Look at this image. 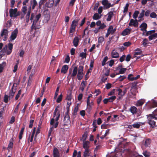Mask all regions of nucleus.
I'll list each match as a JSON object with an SVG mask.
<instances>
[{
	"label": "nucleus",
	"mask_w": 157,
	"mask_h": 157,
	"mask_svg": "<svg viewBox=\"0 0 157 157\" xmlns=\"http://www.w3.org/2000/svg\"><path fill=\"white\" fill-rule=\"evenodd\" d=\"M147 116L149 121L148 123L152 128H155L157 126V125H156L155 122L153 120L155 119L157 120V114L153 115L151 114H150Z\"/></svg>",
	"instance_id": "1"
},
{
	"label": "nucleus",
	"mask_w": 157,
	"mask_h": 157,
	"mask_svg": "<svg viewBox=\"0 0 157 157\" xmlns=\"http://www.w3.org/2000/svg\"><path fill=\"white\" fill-rule=\"evenodd\" d=\"M79 20V19L78 18L77 19L74 20L72 21L70 27V33H73L75 31L76 27L78 25Z\"/></svg>",
	"instance_id": "2"
},
{
	"label": "nucleus",
	"mask_w": 157,
	"mask_h": 157,
	"mask_svg": "<svg viewBox=\"0 0 157 157\" xmlns=\"http://www.w3.org/2000/svg\"><path fill=\"white\" fill-rule=\"evenodd\" d=\"M64 124L63 125L67 127L65 128H69L70 127L71 124V121L70 120V117L69 116H65L63 119Z\"/></svg>",
	"instance_id": "3"
},
{
	"label": "nucleus",
	"mask_w": 157,
	"mask_h": 157,
	"mask_svg": "<svg viewBox=\"0 0 157 157\" xmlns=\"http://www.w3.org/2000/svg\"><path fill=\"white\" fill-rule=\"evenodd\" d=\"M101 3L104 6V9H108L111 7H113L114 5V4L112 5L110 3H109L108 0H103L101 2Z\"/></svg>",
	"instance_id": "4"
},
{
	"label": "nucleus",
	"mask_w": 157,
	"mask_h": 157,
	"mask_svg": "<svg viewBox=\"0 0 157 157\" xmlns=\"http://www.w3.org/2000/svg\"><path fill=\"white\" fill-rule=\"evenodd\" d=\"M18 33V31L17 29H16L12 32L10 37V41H12L16 38L17 36Z\"/></svg>",
	"instance_id": "5"
},
{
	"label": "nucleus",
	"mask_w": 157,
	"mask_h": 157,
	"mask_svg": "<svg viewBox=\"0 0 157 157\" xmlns=\"http://www.w3.org/2000/svg\"><path fill=\"white\" fill-rule=\"evenodd\" d=\"M9 32L8 30L6 29H3L1 31V36L3 37L4 36V38L3 39L4 41H6Z\"/></svg>",
	"instance_id": "6"
},
{
	"label": "nucleus",
	"mask_w": 157,
	"mask_h": 157,
	"mask_svg": "<svg viewBox=\"0 0 157 157\" xmlns=\"http://www.w3.org/2000/svg\"><path fill=\"white\" fill-rule=\"evenodd\" d=\"M128 25L129 26L133 25L136 27H138V22L137 20L136 19H135L134 20L132 19H130Z\"/></svg>",
	"instance_id": "7"
},
{
	"label": "nucleus",
	"mask_w": 157,
	"mask_h": 157,
	"mask_svg": "<svg viewBox=\"0 0 157 157\" xmlns=\"http://www.w3.org/2000/svg\"><path fill=\"white\" fill-rule=\"evenodd\" d=\"M140 28H141L140 30L143 32V35H144V33L147 32V24L144 22L142 23L140 26Z\"/></svg>",
	"instance_id": "8"
},
{
	"label": "nucleus",
	"mask_w": 157,
	"mask_h": 157,
	"mask_svg": "<svg viewBox=\"0 0 157 157\" xmlns=\"http://www.w3.org/2000/svg\"><path fill=\"white\" fill-rule=\"evenodd\" d=\"M90 143L87 141H83V147L85 150H89Z\"/></svg>",
	"instance_id": "9"
},
{
	"label": "nucleus",
	"mask_w": 157,
	"mask_h": 157,
	"mask_svg": "<svg viewBox=\"0 0 157 157\" xmlns=\"http://www.w3.org/2000/svg\"><path fill=\"white\" fill-rule=\"evenodd\" d=\"M17 8L13 9H10L9 10L10 16L11 17H14V16L16 14L17 12Z\"/></svg>",
	"instance_id": "10"
},
{
	"label": "nucleus",
	"mask_w": 157,
	"mask_h": 157,
	"mask_svg": "<svg viewBox=\"0 0 157 157\" xmlns=\"http://www.w3.org/2000/svg\"><path fill=\"white\" fill-rule=\"evenodd\" d=\"M13 44L12 43H9L8 44V49L6 52V55H10L12 52L13 48Z\"/></svg>",
	"instance_id": "11"
},
{
	"label": "nucleus",
	"mask_w": 157,
	"mask_h": 157,
	"mask_svg": "<svg viewBox=\"0 0 157 157\" xmlns=\"http://www.w3.org/2000/svg\"><path fill=\"white\" fill-rule=\"evenodd\" d=\"M131 30L132 29L131 28H126L122 32L121 34L123 36L129 35L130 33Z\"/></svg>",
	"instance_id": "12"
},
{
	"label": "nucleus",
	"mask_w": 157,
	"mask_h": 157,
	"mask_svg": "<svg viewBox=\"0 0 157 157\" xmlns=\"http://www.w3.org/2000/svg\"><path fill=\"white\" fill-rule=\"evenodd\" d=\"M141 54V51L140 49L137 48L135 50L134 53V57H137L139 59L140 57V56H137L138 55H140Z\"/></svg>",
	"instance_id": "13"
},
{
	"label": "nucleus",
	"mask_w": 157,
	"mask_h": 157,
	"mask_svg": "<svg viewBox=\"0 0 157 157\" xmlns=\"http://www.w3.org/2000/svg\"><path fill=\"white\" fill-rule=\"evenodd\" d=\"M53 157H59L60 154L58 149L56 147H54L53 150Z\"/></svg>",
	"instance_id": "14"
},
{
	"label": "nucleus",
	"mask_w": 157,
	"mask_h": 157,
	"mask_svg": "<svg viewBox=\"0 0 157 157\" xmlns=\"http://www.w3.org/2000/svg\"><path fill=\"white\" fill-rule=\"evenodd\" d=\"M30 13L31 7H30L29 9L28 10L25 17L26 21L27 23L29 21Z\"/></svg>",
	"instance_id": "15"
},
{
	"label": "nucleus",
	"mask_w": 157,
	"mask_h": 157,
	"mask_svg": "<svg viewBox=\"0 0 157 157\" xmlns=\"http://www.w3.org/2000/svg\"><path fill=\"white\" fill-rule=\"evenodd\" d=\"M133 76V75L132 74H129L128 76V79L130 81H133L135 80H136L140 77V75H137L136 77L130 78V77Z\"/></svg>",
	"instance_id": "16"
},
{
	"label": "nucleus",
	"mask_w": 157,
	"mask_h": 157,
	"mask_svg": "<svg viewBox=\"0 0 157 157\" xmlns=\"http://www.w3.org/2000/svg\"><path fill=\"white\" fill-rule=\"evenodd\" d=\"M145 124L144 123L139 122L137 123H135L132 125L134 128H139L140 126Z\"/></svg>",
	"instance_id": "17"
},
{
	"label": "nucleus",
	"mask_w": 157,
	"mask_h": 157,
	"mask_svg": "<svg viewBox=\"0 0 157 157\" xmlns=\"http://www.w3.org/2000/svg\"><path fill=\"white\" fill-rule=\"evenodd\" d=\"M79 40V38L78 37L75 36V37L73 43V45L75 47H77L78 46Z\"/></svg>",
	"instance_id": "18"
},
{
	"label": "nucleus",
	"mask_w": 157,
	"mask_h": 157,
	"mask_svg": "<svg viewBox=\"0 0 157 157\" xmlns=\"http://www.w3.org/2000/svg\"><path fill=\"white\" fill-rule=\"evenodd\" d=\"M112 57L113 58H117L119 57V53L115 50H113L111 52Z\"/></svg>",
	"instance_id": "19"
},
{
	"label": "nucleus",
	"mask_w": 157,
	"mask_h": 157,
	"mask_svg": "<svg viewBox=\"0 0 157 157\" xmlns=\"http://www.w3.org/2000/svg\"><path fill=\"white\" fill-rule=\"evenodd\" d=\"M114 15L112 11H111L109 12L107 14L108 15V17L106 19V21H110Z\"/></svg>",
	"instance_id": "20"
},
{
	"label": "nucleus",
	"mask_w": 157,
	"mask_h": 157,
	"mask_svg": "<svg viewBox=\"0 0 157 157\" xmlns=\"http://www.w3.org/2000/svg\"><path fill=\"white\" fill-rule=\"evenodd\" d=\"M72 157H81V152L79 151L78 153L76 150H75L73 153Z\"/></svg>",
	"instance_id": "21"
},
{
	"label": "nucleus",
	"mask_w": 157,
	"mask_h": 157,
	"mask_svg": "<svg viewBox=\"0 0 157 157\" xmlns=\"http://www.w3.org/2000/svg\"><path fill=\"white\" fill-rule=\"evenodd\" d=\"M78 71V67H74V69L72 71V73L71 75V77L73 78L76 76Z\"/></svg>",
	"instance_id": "22"
},
{
	"label": "nucleus",
	"mask_w": 157,
	"mask_h": 157,
	"mask_svg": "<svg viewBox=\"0 0 157 157\" xmlns=\"http://www.w3.org/2000/svg\"><path fill=\"white\" fill-rule=\"evenodd\" d=\"M151 142V139L149 138H147L146 139L144 144L145 147H149L150 145Z\"/></svg>",
	"instance_id": "23"
},
{
	"label": "nucleus",
	"mask_w": 157,
	"mask_h": 157,
	"mask_svg": "<svg viewBox=\"0 0 157 157\" xmlns=\"http://www.w3.org/2000/svg\"><path fill=\"white\" fill-rule=\"evenodd\" d=\"M68 65H63L61 70V72L64 74L66 73L68 69Z\"/></svg>",
	"instance_id": "24"
},
{
	"label": "nucleus",
	"mask_w": 157,
	"mask_h": 157,
	"mask_svg": "<svg viewBox=\"0 0 157 157\" xmlns=\"http://www.w3.org/2000/svg\"><path fill=\"white\" fill-rule=\"evenodd\" d=\"M137 108L134 106L131 107L130 109V111L133 114H136L137 112Z\"/></svg>",
	"instance_id": "25"
},
{
	"label": "nucleus",
	"mask_w": 157,
	"mask_h": 157,
	"mask_svg": "<svg viewBox=\"0 0 157 157\" xmlns=\"http://www.w3.org/2000/svg\"><path fill=\"white\" fill-rule=\"evenodd\" d=\"M84 74L83 72H78L77 78L79 80H81L83 78Z\"/></svg>",
	"instance_id": "26"
},
{
	"label": "nucleus",
	"mask_w": 157,
	"mask_h": 157,
	"mask_svg": "<svg viewBox=\"0 0 157 157\" xmlns=\"http://www.w3.org/2000/svg\"><path fill=\"white\" fill-rule=\"evenodd\" d=\"M145 102L144 100L143 99L137 101L136 105V106H141L144 104Z\"/></svg>",
	"instance_id": "27"
},
{
	"label": "nucleus",
	"mask_w": 157,
	"mask_h": 157,
	"mask_svg": "<svg viewBox=\"0 0 157 157\" xmlns=\"http://www.w3.org/2000/svg\"><path fill=\"white\" fill-rule=\"evenodd\" d=\"M17 84L16 83L14 82L13 84V86L11 88V91L15 93L17 90Z\"/></svg>",
	"instance_id": "28"
},
{
	"label": "nucleus",
	"mask_w": 157,
	"mask_h": 157,
	"mask_svg": "<svg viewBox=\"0 0 157 157\" xmlns=\"http://www.w3.org/2000/svg\"><path fill=\"white\" fill-rule=\"evenodd\" d=\"M157 37V33H154L150 35L148 37V39L150 41L155 39Z\"/></svg>",
	"instance_id": "29"
},
{
	"label": "nucleus",
	"mask_w": 157,
	"mask_h": 157,
	"mask_svg": "<svg viewBox=\"0 0 157 157\" xmlns=\"http://www.w3.org/2000/svg\"><path fill=\"white\" fill-rule=\"evenodd\" d=\"M126 78V77L124 75H120L116 79V82H121Z\"/></svg>",
	"instance_id": "30"
},
{
	"label": "nucleus",
	"mask_w": 157,
	"mask_h": 157,
	"mask_svg": "<svg viewBox=\"0 0 157 157\" xmlns=\"http://www.w3.org/2000/svg\"><path fill=\"white\" fill-rule=\"evenodd\" d=\"M41 16V14L40 13H38V14L36 15L35 17V19L33 20V21H34L35 23H36L38 21L39 19L40 18Z\"/></svg>",
	"instance_id": "31"
},
{
	"label": "nucleus",
	"mask_w": 157,
	"mask_h": 157,
	"mask_svg": "<svg viewBox=\"0 0 157 157\" xmlns=\"http://www.w3.org/2000/svg\"><path fill=\"white\" fill-rule=\"evenodd\" d=\"M90 150H85L83 153L84 157H89L90 155Z\"/></svg>",
	"instance_id": "32"
},
{
	"label": "nucleus",
	"mask_w": 157,
	"mask_h": 157,
	"mask_svg": "<svg viewBox=\"0 0 157 157\" xmlns=\"http://www.w3.org/2000/svg\"><path fill=\"white\" fill-rule=\"evenodd\" d=\"M7 46L6 45H5V46L4 47L2 50L0 52V54H1V55H3L4 53L6 52L7 50Z\"/></svg>",
	"instance_id": "33"
},
{
	"label": "nucleus",
	"mask_w": 157,
	"mask_h": 157,
	"mask_svg": "<svg viewBox=\"0 0 157 157\" xmlns=\"http://www.w3.org/2000/svg\"><path fill=\"white\" fill-rule=\"evenodd\" d=\"M13 141L14 140L13 138H12L10 139V141L9 144L8 146V148L11 149L13 148Z\"/></svg>",
	"instance_id": "34"
},
{
	"label": "nucleus",
	"mask_w": 157,
	"mask_h": 157,
	"mask_svg": "<svg viewBox=\"0 0 157 157\" xmlns=\"http://www.w3.org/2000/svg\"><path fill=\"white\" fill-rule=\"evenodd\" d=\"M101 17V16H100L98 13H96L94 14L93 16V19L94 20H97L99 19Z\"/></svg>",
	"instance_id": "35"
},
{
	"label": "nucleus",
	"mask_w": 157,
	"mask_h": 157,
	"mask_svg": "<svg viewBox=\"0 0 157 157\" xmlns=\"http://www.w3.org/2000/svg\"><path fill=\"white\" fill-rule=\"evenodd\" d=\"M6 65V63L3 62L1 64H0V73L2 72L4 67Z\"/></svg>",
	"instance_id": "36"
},
{
	"label": "nucleus",
	"mask_w": 157,
	"mask_h": 157,
	"mask_svg": "<svg viewBox=\"0 0 157 157\" xmlns=\"http://www.w3.org/2000/svg\"><path fill=\"white\" fill-rule=\"evenodd\" d=\"M155 30H152L149 31H148L146 32V33L145 34H144L145 36H147L149 35H151L152 34L154 33L155 32Z\"/></svg>",
	"instance_id": "37"
},
{
	"label": "nucleus",
	"mask_w": 157,
	"mask_h": 157,
	"mask_svg": "<svg viewBox=\"0 0 157 157\" xmlns=\"http://www.w3.org/2000/svg\"><path fill=\"white\" fill-rule=\"evenodd\" d=\"M54 3L53 1H50V0H49V2L48 3H46V6L48 8H51L53 6V4Z\"/></svg>",
	"instance_id": "38"
},
{
	"label": "nucleus",
	"mask_w": 157,
	"mask_h": 157,
	"mask_svg": "<svg viewBox=\"0 0 157 157\" xmlns=\"http://www.w3.org/2000/svg\"><path fill=\"white\" fill-rule=\"evenodd\" d=\"M126 70V68H121L119 70V73H116V75H119V74H123L125 73Z\"/></svg>",
	"instance_id": "39"
},
{
	"label": "nucleus",
	"mask_w": 157,
	"mask_h": 157,
	"mask_svg": "<svg viewBox=\"0 0 157 157\" xmlns=\"http://www.w3.org/2000/svg\"><path fill=\"white\" fill-rule=\"evenodd\" d=\"M111 28V29H109L110 32V33L111 34H113L115 32L116 30V29L114 28L113 29V27L112 25H110L109 26V28Z\"/></svg>",
	"instance_id": "40"
},
{
	"label": "nucleus",
	"mask_w": 157,
	"mask_h": 157,
	"mask_svg": "<svg viewBox=\"0 0 157 157\" xmlns=\"http://www.w3.org/2000/svg\"><path fill=\"white\" fill-rule=\"evenodd\" d=\"M143 154L145 157H149L151 155L150 152L147 151H143Z\"/></svg>",
	"instance_id": "41"
},
{
	"label": "nucleus",
	"mask_w": 157,
	"mask_h": 157,
	"mask_svg": "<svg viewBox=\"0 0 157 157\" xmlns=\"http://www.w3.org/2000/svg\"><path fill=\"white\" fill-rule=\"evenodd\" d=\"M92 70V68H89L88 70L86 73V75H85V80H86L88 78L89 76H88L87 75L88 74H89V73L91 72V71Z\"/></svg>",
	"instance_id": "42"
},
{
	"label": "nucleus",
	"mask_w": 157,
	"mask_h": 157,
	"mask_svg": "<svg viewBox=\"0 0 157 157\" xmlns=\"http://www.w3.org/2000/svg\"><path fill=\"white\" fill-rule=\"evenodd\" d=\"M139 14V11L138 10H136L134 12L133 15V17L136 19L138 17V15Z\"/></svg>",
	"instance_id": "43"
},
{
	"label": "nucleus",
	"mask_w": 157,
	"mask_h": 157,
	"mask_svg": "<svg viewBox=\"0 0 157 157\" xmlns=\"http://www.w3.org/2000/svg\"><path fill=\"white\" fill-rule=\"evenodd\" d=\"M108 59V57L107 56H106L104 57L102 62L101 65L102 66H104L105 65L106 62L107 61Z\"/></svg>",
	"instance_id": "44"
},
{
	"label": "nucleus",
	"mask_w": 157,
	"mask_h": 157,
	"mask_svg": "<svg viewBox=\"0 0 157 157\" xmlns=\"http://www.w3.org/2000/svg\"><path fill=\"white\" fill-rule=\"evenodd\" d=\"M72 98V93L71 92H70L67 95L66 99L68 101H71Z\"/></svg>",
	"instance_id": "45"
},
{
	"label": "nucleus",
	"mask_w": 157,
	"mask_h": 157,
	"mask_svg": "<svg viewBox=\"0 0 157 157\" xmlns=\"http://www.w3.org/2000/svg\"><path fill=\"white\" fill-rule=\"evenodd\" d=\"M63 96V95L61 94L58 97L56 100V102L57 103H59L62 101Z\"/></svg>",
	"instance_id": "46"
},
{
	"label": "nucleus",
	"mask_w": 157,
	"mask_h": 157,
	"mask_svg": "<svg viewBox=\"0 0 157 157\" xmlns=\"http://www.w3.org/2000/svg\"><path fill=\"white\" fill-rule=\"evenodd\" d=\"M36 23L34 22V21H33V24L31 26V31H32L33 29H34L35 30H36ZM39 28H37V29H38Z\"/></svg>",
	"instance_id": "47"
},
{
	"label": "nucleus",
	"mask_w": 157,
	"mask_h": 157,
	"mask_svg": "<svg viewBox=\"0 0 157 157\" xmlns=\"http://www.w3.org/2000/svg\"><path fill=\"white\" fill-rule=\"evenodd\" d=\"M86 52H82L79 54V56L83 58H86Z\"/></svg>",
	"instance_id": "48"
},
{
	"label": "nucleus",
	"mask_w": 157,
	"mask_h": 157,
	"mask_svg": "<svg viewBox=\"0 0 157 157\" xmlns=\"http://www.w3.org/2000/svg\"><path fill=\"white\" fill-rule=\"evenodd\" d=\"M148 40L147 38H145L143 39V41L142 44L144 46H146L147 44L148 43Z\"/></svg>",
	"instance_id": "49"
},
{
	"label": "nucleus",
	"mask_w": 157,
	"mask_h": 157,
	"mask_svg": "<svg viewBox=\"0 0 157 157\" xmlns=\"http://www.w3.org/2000/svg\"><path fill=\"white\" fill-rule=\"evenodd\" d=\"M87 137V133L86 132H85L82 135V139L83 141H86Z\"/></svg>",
	"instance_id": "50"
},
{
	"label": "nucleus",
	"mask_w": 157,
	"mask_h": 157,
	"mask_svg": "<svg viewBox=\"0 0 157 157\" xmlns=\"http://www.w3.org/2000/svg\"><path fill=\"white\" fill-rule=\"evenodd\" d=\"M106 157H117V156L115 152H113L111 153L110 154L107 155Z\"/></svg>",
	"instance_id": "51"
},
{
	"label": "nucleus",
	"mask_w": 157,
	"mask_h": 157,
	"mask_svg": "<svg viewBox=\"0 0 157 157\" xmlns=\"http://www.w3.org/2000/svg\"><path fill=\"white\" fill-rule=\"evenodd\" d=\"M116 97L115 96H113L109 97V102H113L116 98Z\"/></svg>",
	"instance_id": "52"
},
{
	"label": "nucleus",
	"mask_w": 157,
	"mask_h": 157,
	"mask_svg": "<svg viewBox=\"0 0 157 157\" xmlns=\"http://www.w3.org/2000/svg\"><path fill=\"white\" fill-rule=\"evenodd\" d=\"M87 106L86 111L88 113H90L92 109L91 106L90 104H89V105H87Z\"/></svg>",
	"instance_id": "53"
},
{
	"label": "nucleus",
	"mask_w": 157,
	"mask_h": 157,
	"mask_svg": "<svg viewBox=\"0 0 157 157\" xmlns=\"http://www.w3.org/2000/svg\"><path fill=\"white\" fill-rule=\"evenodd\" d=\"M78 107L77 106L75 107V108L74 109L73 113V115H75L77 114V112L78 111Z\"/></svg>",
	"instance_id": "54"
},
{
	"label": "nucleus",
	"mask_w": 157,
	"mask_h": 157,
	"mask_svg": "<svg viewBox=\"0 0 157 157\" xmlns=\"http://www.w3.org/2000/svg\"><path fill=\"white\" fill-rule=\"evenodd\" d=\"M47 0H40V2H39V8L40 9L41 8V6L44 4V2L46 1Z\"/></svg>",
	"instance_id": "55"
},
{
	"label": "nucleus",
	"mask_w": 157,
	"mask_h": 157,
	"mask_svg": "<svg viewBox=\"0 0 157 157\" xmlns=\"http://www.w3.org/2000/svg\"><path fill=\"white\" fill-rule=\"evenodd\" d=\"M132 157H143V156L141 155H139L138 154L136 153H132Z\"/></svg>",
	"instance_id": "56"
},
{
	"label": "nucleus",
	"mask_w": 157,
	"mask_h": 157,
	"mask_svg": "<svg viewBox=\"0 0 157 157\" xmlns=\"http://www.w3.org/2000/svg\"><path fill=\"white\" fill-rule=\"evenodd\" d=\"M129 6V4L128 3H127L125 7H124L123 12L124 13H126L127 12L128 10V8Z\"/></svg>",
	"instance_id": "57"
},
{
	"label": "nucleus",
	"mask_w": 157,
	"mask_h": 157,
	"mask_svg": "<svg viewBox=\"0 0 157 157\" xmlns=\"http://www.w3.org/2000/svg\"><path fill=\"white\" fill-rule=\"evenodd\" d=\"M21 90H19L17 94L16 95L15 97V100H17L20 97V95H21Z\"/></svg>",
	"instance_id": "58"
},
{
	"label": "nucleus",
	"mask_w": 157,
	"mask_h": 157,
	"mask_svg": "<svg viewBox=\"0 0 157 157\" xmlns=\"http://www.w3.org/2000/svg\"><path fill=\"white\" fill-rule=\"evenodd\" d=\"M144 10H143L141 12V13L140 14L139 18H141L143 17L144 15Z\"/></svg>",
	"instance_id": "59"
},
{
	"label": "nucleus",
	"mask_w": 157,
	"mask_h": 157,
	"mask_svg": "<svg viewBox=\"0 0 157 157\" xmlns=\"http://www.w3.org/2000/svg\"><path fill=\"white\" fill-rule=\"evenodd\" d=\"M70 60V58L69 55H67L65 59L64 62L68 63Z\"/></svg>",
	"instance_id": "60"
},
{
	"label": "nucleus",
	"mask_w": 157,
	"mask_h": 157,
	"mask_svg": "<svg viewBox=\"0 0 157 157\" xmlns=\"http://www.w3.org/2000/svg\"><path fill=\"white\" fill-rule=\"evenodd\" d=\"M131 44L132 43L128 41L124 43L123 44V45L125 47H128L130 46V45H131Z\"/></svg>",
	"instance_id": "61"
},
{
	"label": "nucleus",
	"mask_w": 157,
	"mask_h": 157,
	"mask_svg": "<svg viewBox=\"0 0 157 157\" xmlns=\"http://www.w3.org/2000/svg\"><path fill=\"white\" fill-rule=\"evenodd\" d=\"M86 17H84L81 21V24H79V27L82 26L86 21Z\"/></svg>",
	"instance_id": "62"
},
{
	"label": "nucleus",
	"mask_w": 157,
	"mask_h": 157,
	"mask_svg": "<svg viewBox=\"0 0 157 157\" xmlns=\"http://www.w3.org/2000/svg\"><path fill=\"white\" fill-rule=\"evenodd\" d=\"M106 27V25L104 24H101V25L99 27L98 29H102Z\"/></svg>",
	"instance_id": "63"
},
{
	"label": "nucleus",
	"mask_w": 157,
	"mask_h": 157,
	"mask_svg": "<svg viewBox=\"0 0 157 157\" xmlns=\"http://www.w3.org/2000/svg\"><path fill=\"white\" fill-rule=\"evenodd\" d=\"M157 16V14L155 12H152L150 14V17L152 18H155Z\"/></svg>",
	"instance_id": "64"
}]
</instances>
